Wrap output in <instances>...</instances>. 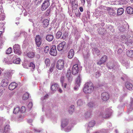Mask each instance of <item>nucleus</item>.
Instances as JSON below:
<instances>
[{
  "instance_id": "f257e3e1",
  "label": "nucleus",
  "mask_w": 133,
  "mask_h": 133,
  "mask_svg": "<svg viewBox=\"0 0 133 133\" xmlns=\"http://www.w3.org/2000/svg\"><path fill=\"white\" fill-rule=\"evenodd\" d=\"M94 87L92 83L91 82H87L84 88L83 92L85 94H90L93 91Z\"/></svg>"
},
{
  "instance_id": "f03ea898",
  "label": "nucleus",
  "mask_w": 133,
  "mask_h": 133,
  "mask_svg": "<svg viewBox=\"0 0 133 133\" xmlns=\"http://www.w3.org/2000/svg\"><path fill=\"white\" fill-rule=\"evenodd\" d=\"M107 66L110 69H112L113 72L117 70L119 67V65L117 63H114L113 62H109L107 64Z\"/></svg>"
},
{
  "instance_id": "7ed1b4c3",
  "label": "nucleus",
  "mask_w": 133,
  "mask_h": 133,
  "mask_svg": "<svg viewBox=\"0 0 133 133\" xmlns=\"http://www.w3.org/2000/svg\"><path fill=\"white\" fill-rule=\"evenodd\" d=\"M50 3L48 0H45L42 4L41 7V9L42 11H44L46 9L50 6Z\"/></svg>"
},
{
  "instance_id": "20e7f679",
  "label": "nucleus",
  "mask_w": 133,
  "mask_h": 133,
  "mask_svg": "<svg viewBox=\"0 0 133 133\" xmlns=\"http://www.w3.org/2000/svg\"><path fill=\"white\" fill-rule=\"evenodd\" d=\"M64 61L62 60H58L57 63V68L59 70L62 69L64 66Z\"/></svg>"
},
{
  "instance_id": "39448f33",
  "label": "nucleus",
  "mask_w": 133,
  "mask_h": 133,
  "mask_svg": "<svg viewBox=\"0 0 133 133\" xmlns=\"http://www.w3.org/2000/svg\"><path fill=\"white\" fill-rule=\"evenodd\" d=\"M35 43L37 47L40 46L42 43V40L41 37L39 35L36 36L35 38Z\"/></svg>"
},
{
  "instance_id": "423d86ee",
  "label": "nucleus",
  "mask_w": 133,
  "mask_h": 133,
  "mask_svg": "<svg viewBox=\"0 0 133 133\" xmlns=\"http://www.w3.org/2000/svg\"><path fill=\"white\" fill-rule=\"evenodd\" d=\"M13 49L14 50V52L15 53L17 54L18 55H20L21 53L20 46L18 44H15V45L13 46Z\"/></svg>"
},
{
  "instance_id": "0eeeda50",
  "label": "nucleus",
  "mask_w": 133,
  "mask_h": 133,
  "mask_svg": "<svg viewBox=\"0 0 133 133\" xmlns=\"http://www.w3.org/2000/svg\"><path fill=\"white\" fill-rule=\"evenodd\" d=\"M116 10L115 9L110 7L107 8V10L108 13L111 16H114L116 15Z\"/></svg>"
},
{
  "instance_id": "6e6552de",
  "label": "nucleus",
  "mask_w": 133,
  "mask_h": 133,
  "mask_svg": "<svg viewBox=\"0 0 133 133\" xmlns=\"http://www.w3.org/2000/svg\"><path fill=\"white\" fill-rule=\"evenodd\" d=\"M79 66L78 64H76L73 66L72 72L73 74L75 75L78 72L79 69Z\"/></svg>"
},
{
  "instance_id": "1a4fd4ad",
  "label": "nucleus",
  "mask_w": 133,
  "mask_h": 133,
  "mask_svg": "<svg viewBox=\"0 0 133 133\" xmlns=\"http://www.w3.org/2000/svg\"><path fill=\"white\" fill-rule=\"evenodd\" d=\"M129 28V25L127 23L124 24L119 28V30L121 32H124Z\"/></svg>"
},
{
  "instance_id": "9d476101",
  "label": "nucleus",
  "mask_w": 133,
  "mask_h": 133,
  "mask_svg": "<svg viewBox=\"0 0 133 133\" xmlns=\"http://www.w3.org/2000/svg\"><path fill=\"white\" fill-rule=\"evenodd\" d=\"M101 98L105 101L108 100L109 98V95L107 92H103L101 94Z\"/></svg>"
},
{
  "instance_id": "9b49d317",
  "label": "nucleus",
  "mask_w": 133,
  "mask_h": 133,
  "mask_svg": "<svg viewBox=\"0 0 133 133\" xmlns=\"http://www.w3.org/2000/svg\"><path fill=\"white\" fill-rule=\"evenodd\" d=\"M50 54L52 56H56L57 54V51L56 47L55 45L52 46L50 51Z\"/></svg>"
},
{
  "instance_id": "f8f14e48",
  "label": "nucleus",
  "mask_w": 133,
  "mask_h": 133,
  "mask_svg": "<svg viewBox=\"0 0 133 133\" xmlns=\"http://www.w3.org/2000/svg\"><path fill=\"white\" fill-rule=\"evenodd\" d=\"M66 44L65 41H63L59 44L57 46V50L59 51H61L63 50Z\"/></svg>"
},
{
  "instance_id": "ddd939ff",
  "label": "nucleus",
  "mask_w": 133,
  "mask_h": 133,
  "mask_svg": "<svg viewBox=\"0 0 133 133\" xmlns=\"http://www.w3.org/2000/svg\"><path fill=\"white\" fill-rule=\"evenodd\" d=\"M9 81L8 79L6 78L3 79L1 81V85L2 86L5 87L8 85Z\"/></svg>"
},
{
  "instance_id": "4468645a",
  "label": "nucleus",
  "mask_w": 133,
  "mask_h": 133,
  "mask_svg": "<svg viewBox=\"0 0 133 133\" xmlns=\"http://www.w3.org/2000/svg\"><path fill=\"white\" fill-rule=\"evenodd\" d=\"M17 86V84L15 82L10 84L9 86V88L10 90H12L14 89Z\"/></svg>"
},
{
  "instance_id": "2eb2a0df",
  "label": "nucleus",
  "mask_w": 133,
  "mask_h": 133,
  "mask_svg": "<svg viewBox=\"0 0 133 133\" xmlns=\"http://www.w3.org/2000/svg\"><path fill=\"white\" fill-rule=\"evenodd\" d=\"M68 121L67 119H63L62 120V128H64L68 125Z\"/></svg>"
},
{
  "instance_id": "dca6fc26",
  "label": "nucleus",
  "mask_w": 133,
  "mask_h": 133,
  "mask_svg": "<svg viewBox=\"0 0 133 133\" xmlns=\"http://www.w3.org/2000/svg\"><path fill=\"white\" fill-rule=\"evenodd\" d=\"M74 51L73 49H71L69 51L68 57L69 58H72L74 54Z\"/></svg>"
},
{
  "instance_id": "f3484780",
  "label": "nucleus",
  "mask_w": 133,
  "mask_h": 133,
  "mask_svg": "<svg viewBox=\"0 0 133 133\" xmlns=\"http://www.w3.org/2000/svg\"><path fill=\"white\" fill-rule=\"evenodd\" d=\"M127 56L129 57H133V50H128L126 52Z\"/></svg>"
},
{
  "instance_id": "a211bd4d",
  "label": "nucleus",
  "mask_w": 133,
  "mask_h": 133,
  "mask_svg": "<svg viewBox=\"0 0 133 133\" xmlns=\"http://www.w3.org/2000/svg\"><path fill=\"white\" fill-rule=\"evenodd\" d=\"M54 38V36L52 35H48L46 37V39L49 42L52 41Z\"/></svg>"
},
{
  "instance_id": "6ab92c4d",
  "label": "nucleus",
  "mask_w": 133,
  "mask_h": 133,
  "mask_svg": "<svg viewBox=\"0 0 133 133\" xmlns=\"http://www.w3.org/2000/svg\"><path fill=\"white\" fill-rule=\"evenodd\" d=\"M59 87V85L57 84H55L51 85V90L53 91L56 90Z\"/></svg>"
},
{
  "instance_id": "aec40b11",
  "label": "nucleus",
  "mask_w": 133,
  "mask_h": 133,
  "mask_svg": "<svg viewBox=\"0 0 133 133\" xmlns=\"http://www.w3.org/2000/svg\"><path fill=\"white\" fill-rule=\"evenodd\" d=\"M81 79L80 76L79 75L78 77L76 79V83L77 85V86L79 87L80 86L81 82Z\"/></svg>"
},
{
  "instance_id": "412c9836",
  "label": "nucleus",
  "mask_w": 133,
  "mask_h": 133,
  "mask_svg": "<svg viewBox=\"0 0 133 133\" xmlns=\"http://www.w3.org/2000/svg\"><path fill=\"white\" fill-rule=\"evenodd\" d=\"M126 11L127 13L130 14H131L133 13V8L130 6L127 7L126 8Z\"/></svg>"
},
{
  "instance_id": "4be33fe9",
  "label": "nucleus",
  "mask_w": 133,
  "mask_h": 133,
  "mask_svg": "<svg viewBox=\"0 0 133 133\" xmlns=\"http://www.w3.org/2000/svg\"><path fill=\"white\" fill-rule=\"evenodd\" d=\"M126 87L127 88L129 89H132L133 88V87L132 84L129 83H127L125 84Z\"/></svg>"
},
{
  "instance_id": "5701e85b",
  "label": "nucleus",
  "mask_w": 133,
  "mask_h": 133,
  "mask_svg": "<svg viewBox=\"0 0 133 133\" xmlns=\"http://www.w3.org/2000/svg\"><path fill=\"white\" fill-rule=\"evenodd\" d=\"M43 25L44 27H47L49 24V21L47 19L44 20L43 22Z\"/></svg>"
},
{
  "instance_id": "b1692460",
  "label": "nucleus",
  "mask_w": 133,
  "mask_h": 133,
  "mask_svg": "<svg viewBox=\"0 0 133 133\" xmlns=\"http://www.w3.org/2000/svg\"><path fill=\"white\" fill-rule=\"evenodd\" d=\"M124 10L122 8H119L117 10V15H122L124 12Z\"/></svg>"
},
{
  "instance_id": "393cba45",
  "label": "nucleus",
  "mask_w": 133,
  "mask_h": 133,
  "mask_svg": "<svg viewBox=\"0 0 133 133\" xmlns=\"http://www.w3.org/2000/svg\"><path fill=\"white\" fill-rule=\"evenodd\" d=\"M27 55L28 57L30 58H32L34 57L35 54L33 52L29 51Z\"/></svg>"
},
{
  "instance_id": "a878e982",
  "label": "nucleus",
  "mask_w": 133,
  "mask_h": 133,
  "mask_svg": "<svg viewBox=\"0 0 133 133\" xmlns=\"http://www.w3.org/2000/svg\"><path fill=\"white\" fill-rule=\"evenodd\" d=\"M84 103L83 101L81 99H79L77 102V104L79 106L82 105Z\"/></svg>"
},
{
  "instance_id": "bb28decb",
  "label": "nucleus",
  "mask_w": 133,
  "mask_h": 133,
  "mask_svg": "<svg viewBox=\"0 0 133 133\" xmlns=\"http://www.w3.org/2000/svg\"><path fill=\"white\" fill-rule=\"evenodd\" d=\"M66 77L69 82H70L72 81V78L70 72L67 73Z\"/></svg>"
},
{
  "instance_id": "cd10ccee",
  "label": "nucleus",
  "mask_w": 133,
  "mask_h": 133,
  "mask_svg": "<svg viewBox=\"0 0 133 133\" xmlns=\"http://www.w3.org/2000/svg\"><path fill=\"white\" fill-rule=\"evenodd\" d=\"M29 97V95L27 92H25L23 95L22 97L23 99L25 100L27 99Z\"/></svg>"
},
{
  "instance_id": "c85d7f7f",
  "label": "nucleus",
  "mask_w": 133,
  "mask_h": 133,
  "mask_svg": "<svg viewBox=\"0 0 133 133\" xmlns=\"http://www.w3.org/2000/svg\"><path fill=\"white\" fill-rule=\"evenodd\" d=\"M88 106L90 107H93L95 105V103L93 101H91L88 104Z\"/></svg>"
},
{
  "instance_id": "c756f323",
  "label": "nucleus",
  "mask_w": 133,
  "mask_h": 133,
  "mask_svg": "<svg viewBox=\"0 0 133 133\" xmlns=\"http://www.w3.org/2000/svg\"><path fill=\"white\" fill-rule=\"evenodd\" d=\"M95 123V122L94 121L92 120L90 121L89 123L88 127H92L94 126Z\"/></svg>"
},
{
  "instance_id": "7c9ffc66",
  "label": "nucleus",
  "mask_w": 133,
  "mask_h": 133,
  "mask_svg": "<svg viewBox=\"0 0 133 133\" xmlns=\"http://www.w3.org/2000/svg\"><path fill=\"white\" fill-rule=\"evenodd\" d=\"M62 33L61 31H58L56 34V37L57 39L60 38L62 35Z\"/></svg>"
},
{
  "instance_id": "2f4dec72",
  "label": "nucleus",
  "mask_w": 133,
  "mask_h": 133,
  "mask_svg": "<svg viewBox=\"0 0 133 133\" xmlns=\"http://www.w3.org/2000/svg\"><path fill=\"white\" fill-rule=\"evenodd\" d=\"M10 127L9 125H6L5 127L4 130V133H6L10 130Z\"/></svg>"
},
{
  "instance_id": "473e14b6",
  "label": "nucleus",
  "mask_w": 133,
  "mask_h": 133,
  "mask_svg": "<svg viewBox=\"0 0 133 133\" xmlns=\"http://www.w3.org/2000/svg\"><path fill=\"white\" fill-rule=\"evenodd\" d=\"M111 112H110L108 114H103L102 115L103 117L104 118H107L110 117L111 115Z\"/></svg>"
},
{
  "instance_id": "72a5a7b5",
  "label": "nucleus",
  "mask_w": 133,
  "mask_h": 133,
  "mask_svg": "<svg viewBox=\"0 0 133 133\" xmlns=\"http://www.w3.org/2000/svg\"><path fill=\"white\" fill-rule=\"evenodd\" d=\"M49 46L48 45H46L44 48V51L46 53H48L49 51Z\"/></svg>"
},
{
  "instance_id": "f704fd0d",
  "label": "nucleus",
  "mask_w": 133,
  "mask_h": 133,
  "mask_svg": "<svg viewBox=\"0 0 133 133\" xmlns=\"http://www.w3.org/2000/svg\"><path fill=\"white\" fill-rule=\"evenodd\" d=\"M46 109V115H50L51 113V110L50 108H45Z\"/></svg>"
},
{
  "instance_id": "c9c22d12",
  "label": "nucleus",
  "mask_w": 133,
  "mask_h": 133,
  "mask_svg": "<svg viewBox=\"0 0 133 133\" xmlns=\"http://www.w3.org/2000/svg\"><path fill=\"white\" fill-rule=\"evenodd\" d=\"M20 110V108L18 107H17L15 108L14 109V113L16 114H17Z\"/></svg>"
},
{
  "instance_id": "e433bc0d",
  "label": "nucleus",
  "mask_w": 133,
  "mask_h": 133,
  "mask_svg": "<svg viewBox=\"0 0 133 133\" xmlns=\"http://www.w3.org/2000/svg\"><path fill=\"white\" fill-rule=\"evenodd\" d=\"M45 63L46 66H49L50 64V60L49 58H46L45 60Z\"/></svg>"
},
{
  "instance_id": "4c0bfd02",
  "label": "nucleus",
  "mask_w": 133,
  "mask_h": 133,
  "mask_svg": "<svg viewBox=\"0 0 133 133\" xmlns=\"http://www.w3.org/2000/svg\"><path fill=\"white\" fill-rule=\"evenodd\" d=\"M128 108L131 111L133 109V102H130V104L128 107Z\"/></svg>"
},
{
  "instance_id": "58836bf2",
  "label": "nucleus",
  "mask_w": 133,
  "mask_h": 133,
  "mask_svg": "<svg viewBox=\"0 0 133 133\" xmlns=\"http://www.w3.org/2000/svg\"><path fill=\"white\" fill-rule=\"evenodd\" d=\"M74 106L70 107L69 109V112L70 114H71L74 111Z\"/></svg>"
},
{
  "instance_id": "ea45409f",
  "label": "nucleus",
  "mask_w": 133,
  "mask_h": 133,
  "mask_svg": "<svg viewBox=\"0 0 133 133\" xmlns=\"http://www.w3.org/2000/svg\"><path fill=\"white\" fill-rule=\"evenodd\" d=\"M120 38L122 40H127L128 42H129L128 40V38L126 37L124 35H122L121 36Z\"/></svg>"
},
{
  "instance_id": "a19ab883",
  "label": "nucleus",
  "mask_w": 133,
  "mask_h": 133,
  "mask_svg": "<svg viewBox=\"0 0 133 133\" xmlns=\"http://www.w3.org/2000/svg\"><path fill=\"white\" fill-rule=\"evenodd\" d=\"M20 61V59L19 58H17L15 59L14 60L13 62L14 63L16 64H18L19 63Z\"/></svg>"
},
{
  "instance_id": "79ce46f5",
  "label": "nucleus",
  "mask_w": 133,
  "mask_h": 133,
  "mask_svg": "<svg viewBox=\"0 0 133 133\" xmlns=\"http://www.w3.org/2000/svg\"><path fill=\"white\" fill-rule=\"evenodd\" d=\"M60 82L61 83V85L62 86H63V83L64 82L65 79L64 76H62L60 78Z\"/></svg>"
},
{
  "instance_id": "37998d69",
  "label": "nucleus",
  "mask_w": 133,
  "mask_h": 133,
  "mask_svg": "<svg viewBox=\"0 0 133 133\" xmlns=\"http://www.w3.org/2000/svg\"><path fill=\"white\" fill-rule=\"evenodd\" d=\"M91 115V112L89 111L87 112L85 114V117L86 118L90 117Z\"/></svg>"
},
{
  "instance_id": "c03bdc74",
  "label": "nucleus",
  "mask_w": 133,
  "mask_h": 133,
  "mask_svg": "<svg viewBox=\"0 0 133 133\" xmlns=\"http://www.w3.org/2000/svg\"><path fill=\"white\" fill-rule=\"evenodd\" d=\"M107 59V56L106 55H104L103 57L101 58V59L102 61L104 63L105 62Z\"/></svg>"
},
{
  "instance_id": "a18cd8bd",
  "label": "nucleus",
  "mask_w": 133,
  "mask_h": 133,
  "mask_svg": "<svg viewBox=\"0 0 133 133\" xmlns=\"http://www.w3.org/2000/svg\"><path fill=\"white\" fill-rule=\"evenodd\" d=\"M29 66L31 67V68L32 69V70L33 71L35 67V65L34 63L32 62L30 63Z\"/></svg>"
},
{
  "instance_id": "49530a36",
  "label": "nucleus",
  "mask_w": 133,
  "mask_h": 133,
  "mask_svg": "<svg viewBox=\"0 0 133 133\" xmlns=\"http://www.w3.org/2000/svg\"><path fill=\"white\" fill-rule=\"evenodd\" d=\"M20 111L21 112L24 113V112H25L26 110L25 108V107L24 106H22L21 107L20 109Z\"/></svg>"
},
{
  "instance_id": "de8ad7c7",
  "label": "nucleus",
  "mask_w": 133,
  "mask_h": 133,
  "mask_svg": "<svg viewBox=\"0 0 133 133\" xmlns=\"http://www.w3.org/2000/svg\"><path fill=\"white\" fill-rule=\"evenodd\" d=\"M12 51V48L11 47L9 48L6 51V53L7 54H10Z\"/></svg>"
},
{
  "instance_id": "09e8293b",
  "label": "nucleus",
  "mask_w": 133,
  "mask_h": 133,
  "mask_svg": "<svg viewBox=\"0 0 133 133\" xmlns=\"http://www.w3.org/2000/svg\"><path fill=\"white\" fill-rule=\"evenodd\" d=\"M37 53H40L42 52V48L39 47L37 48Z\"/></svg>"
},
{
  "instance_id": "8fccbe9b",
  "label": "nucleus",
  "mask_w": 133,
  "mask_h": 133,
  "mask_svg": "<svg viewBox=\"0 0 133 133\" xmlns=\"http://www.w3.org/2000/svg\"><path fill=\"white\" fill-rule=\"evenodd\" d=\"M94 50L95 53L97 54V56H99L100 55V51L97 48L94 49Z\"/></svg>"
},
{
  "instance_id": "3c124183",
  "label": "nucleus",
  "mask_w": 133,
  "mask_h": 133,
  "mask_svg": "<svg viewBox=\"0 0 133 133\" xmlns=\"http://www.w3.org/2000/svg\"><path fill=\"white\" fill-rule=\"evenodd\" d=\"M71 127L69 125L68 126V127L65 129V131L66 132H69L71 130Z\"/></svg>"
},
{
  "instance_id": "603ef678",
  "label": "nucleus",
  "mask_w": 133,
  "mask_h": 133,
  "mask_svg": "<svg viewBox=\"0 0 133 133\" xmlns=\"http://www.w3.org/2000/svg\"><path fill=\"white\" fill-rule=\"evenodd\" d=\"M75 15L77 17H79L81 15V13L79 11H76L75 12Z\"/></svg>"
},
{
  "instance_id": "864d4df0",
  "label": "nucleus",
  "mask_w": 133,
  "mask_h": 133,
  "mask_svg": "<svg viewBox=\"0 0 133 133\" xmlns=\"http://www.w3.org/2000/svg\"><path fill=\"white\" fill-rule=\"evenodd\" d=\"M51 10L50 9H48L47 10H46V13H45V15L47 16H48L49 15L50 13V12Z\"/></svg>"
},
{
  "instance_id": "5fc2aeb1",
  "label": "nucleus",
  "mask_w": 133,
  "mask_h": 133,
  "mask_svg": "<svg viewBox=\"0 0 133 133\" xmlns=\"http://www.w3.org/2000/svg\"><path fill=\"white\" fill-rule=\"evenodd\" d=\"M129 63L128 62H125L123 64V65L125 66L127 68H128L129 67Z\"/></svg>"
},
{
  "instance_id": "6e6d98bb",
  "label": "nucleus",
  "mask_w": 133,
  "mask_h": 133,
  "mask_svg": "<svg viewBox=\"0 0 133 133\" xmlns=\"http://www.w3.org/2000/svg\"><path fill=\"white\" fill-rule=\"evenodd\" d=\"M100 76V73L99 72H96L95 76L96 78H98Z\"/></svg>"
},
{
  "instance_id": "4d7b16f0",
  "label": "nucleus",
  "mask_w": 133,
  "mask_h": 133,
  "mask_svg": "<svg viewBox=\"0 0 133 133\" xmlns=\"http://www.w3.org/2000/svg\"><path fill=\"white\" fill-rule=\"evenodd\" d=\"M32 103L30 102L28 105V107L29 109H30L32 108Z\"/></svg>"
},
{
  "instance_id": "13d9d810",
  "label": "nucleus",
  "mask_w": 133,
  "mask_h": 133,
  "mask_svg": "<svg viewBox=\"0 0 133 133\" xmlns=\"http://www.w3.org/2000/svg\"><path fill=\"white\" fill-rule=\"evenodd\" d=\"M54 67V65H52L50 67V68L49 70V71L50 72H51L52 71H53V68Z\"/></svg>"
},
{
  "instance_id": "bf43d9fd",
  "label": "nucleus",
  "mask_w": 133,
  "mask_h": 133,
  "mask_svg": "<svg viewBox=\"0 0 133 133\" xmlns=\"http://www.w3.org/2000/svg\"><path fill=\"white\" fill-rule=\"evenodd\" d=\"M104 63L101 60V59L100 61H98L97 62V64L98 65H101L102 64H103Z\"/></svg>"
},
{
  "instance_id": "052dcab7",
  "label": "nucleus",
  "mask_w": 133,
  "mask_h": 133,
  "mask_svg": "<svg viewBox=\"0 0 133 133\" xmlns=\"http://www.w3.org/2000/svg\"><path fill=\"white\" fill-rule=\"evenodd\" d=\"M122 51V50L121 49H118L117 52L119 54H121Z\"/></svg>"
},
{
  "instance_id": "680f3d73",
  "label": "nucleus",
  "mask_w": 133,
  "mask_h": 133,
  "mask_svg": "<svg viewBox=\"0 0 133 133\" xmlns=\"http://www.w3.org/2000/svg\"><path fill=\"white\" fill-rule=\"evenodd\" d=\"M48 94H46V95L44 96V99H45L48 98Z\"/></svg>"
},
{
  "instance_id": "e2e57ef3",
  "label": "nucleus",
  "mask_w": 133,
  "mask_h": 133,
  "mask_svg": "<svg viewBox=\"0 0 133 133\" xmlns=\"http://www.w3.org/2000/svg\"><path fill=\"white\" fill-rule=\"evenodd\" d=\"M3 91L2 90H0V96H1L3 94Z\"/></svg>"
},
{
  "instance_id": "0e129e2a",
  "label": "nucleus",
  "mask_w": 133,
  "mask_h": 133,
  "mask_svg": "<svg viewBox=\"0 0 133 133\" xmlns=\"http://www.w3.org/2000/svg\"><path fill=\"white\" fill-rule=\"evenodd\" d=\"M79 10H80V11L82 12L83 11V8L82 7V6L80 7L79 8Z\"/></svg>"
},
{
  "instance_id": "69168bd1",
  "label": "nucleus",
  "mask_w": 133,
  "mask_h": 133,
  "mask_svg": "<svg viewBox=\"0 0 133 133\" xmlns=\"http://www.w3.org/2000/svg\"><path fill=\"white\" fill-rule=\"evenodd\" d=\"M58 91L60 93H62V90L60 88H58Z\"/></svg>"
},
{
  "instance_id": "338daca9",
  "label": "nucleus",
  "mask_w": 133,
  "mask_h": 133,
  "mask_svg": "<svg viewBox=\"0 0 133 133\" xmlns=\"http://www.w3.org/2000/svg\"><path fill=\"white\" fill-rule=\"evenodd\" d=\"M32 122V119H30L28 120V123H31Z\"/></svg>"
},
{
  "instance_id": "774afa93",
  "label": "nucleus",
  "mask_w": 133,
  "mask_h": 133,
  "mask_svg": "<svg viewBox=\"0 0 133 133\" xmlns=\"http://www.w3.org/2000/svg\"><path fill=\"white\" fill-rule=\"evenodd\" d=\"M7 61V60L6 58H5L3 60V62L5 63H6Z\"/></svg>"
}]
</instances>
